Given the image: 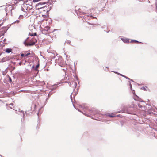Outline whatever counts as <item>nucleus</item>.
Here are the masks:
<instances>
[{
	"label": "nucleus",
	"instance_id": "nucleus-1",
	"mask_svg": "<svg viewBox=\"0 0 157 157\" xmlns=\"http://www.w3.org/2000/svg\"><path fill=\"white\" fill-rule=\"evenodd\" d=\"M46 8V7H43L38 9L40 11L39 16L40 17L42 16L43 17V19L41 20L40 21V22L43 21L46 17V15L47 14V13L48 12V10Z\"/></svg>",
	"mask_w": 157,
	"mask_h": 157
},
{
	"label": "nucleus",
	"instance_id": "nucleus-2",
	"mask_svg": "<svg viewBox=\"0 0 157 157\" xmlns=\"http://www.w3.org/2000/svg\"><path fill=\"white\" fill-rule=\"evenodd\" d=\"M28 39V38H27L26 39V40H25L24 42V44L25 45H27V46L29 45V46H30L33 45L35 44V42H33L32 43H29V44H27L26 43V41H27Z\"/></svg>",
	"mask_w": 157,
	"mask_h": 157
},
{
	"label": "nucleus",
	"instance_id": "nucleus-3",
	"mask_svg": "<svg viewBox=\"0 0 157 157\" xmlns=\"http://www.w3.org/2000/svg\"><path fill=\"white\" fill-rule=\"evenodd\" d=\"M133 98L135 100H137L139 101H141V99L139 98V97L136 95L133 97Z\"/></svg>",
	"mask_w": 157,
	"mask_h": 157
},
{
	"label": "nucleus",
	"instance_id": "nucleus-4",
	"mask_svg": "<svg viewBox=\"0 0 157 157\" xmlns=\"http://www.w3.org/2000/svg\"><path fill=\"white\" fill-rule=\"evenodd\" d=\"M121 40H122V41L125 43H127L129 42V40L128 39H124L123 38H121Z\"/></svg>",
	"mask_w": 157,
	"mask_h": 157
},
{
	"label": "nucleus",
	"instance_id": "nucleus-5",
	"mask_svg": "<svg viewBox=\"0 0 157 157\" xmlns=\"http://www.w3.org/2000/svg\"><path fill=\"white\" fill-rule=\"evenodd\" d=\"M40 27L42 29H43V31H48L50 29V27L49 26H47L44 28L43 29L40 25Z\"/></svg>",
	"mask_w": 157,
	"mask_h": 157
},
{
	"label": "nucleus",
	"instance_id": "nucleus-6",
	"mask_svg": "<svg viewBox=\"0 0 157 157\" xmlns=\"http://www.w3.org/2000/svg\"><path fill=\"white\" fill-rule=\"evenodd\" d=\"M12 49L10 48H7L6 49V52L7 53H9L11 52Z\"/></svg>",
	"mask_w": 157,
	"mask_h": 157
},
{
	"label": "nucleus",
	"instance_id": "nucleus-7",
	"mask_svg": "<svg viewBox=\"0 0 157 157\" xmlns=\"http://www.w3.org/2000/svg\"><path fill=\"white\" fill-rule=\"evenodd\" d=\"M45 4V3H41V2L39 3H38V4L36 6V7L39 6L40 5Z\"/></svg>",
	"mask_w": 157,
	"mask_h": 157
},
{
	"label": "nucleus",
	"instance_id": "nucleus-8",
	"mask_svg": "<svg viewBox=\"0 0 157 157\" xmlns=\"http://www.w3.org/2000/svg\"><path fill=\"white\" fill-rule=\"evenodd\" d=\"M114 73H116V74H119V75H121V76H123V77H125V78H128V77H126V76H124V75H122V74H119V73H117V72H114Z\"/></svg>",
	"mask_w": 157,
	"mask_h": 157
},
{
	"label": "nucleus",
	"instance_id": "nucleus-9",
	"mask_svg": "<svg viewBox=\"0 0 157 157\" xmlns=\"http://www.w3.org/2000/svg\"><path fill=\"white\" fill-rule=\"evenodd\" d=\"M114 73H116V74H119V75H121V76H123V77H125V78H128V77H126V76H124V75H122V74H119V73H117V72H114Z\"/></svg>",
	"mask_w": 157,
	"mask_h": 157
},
{
	"label": "nucleus",
	"instance_id": "nucleus-10",
	"mask_svg": "<svg viewBox=\"0 0 157 157\" xmlns=\"http://www.w3.org/2000/svg\"><path fill=\"white\" fill-rule=\"evenodd\" d=\"M36 33H34V34L33 35L32 34H31V33H29V35H31V36H35L36 35Z\"/></svg>",
	"mask_w": 157,
	"mask_h": 157
},
{
	"label": "nucleus",
	"instance_id": "nucleus-11",
	"mask_svg": "<svg viewBox=\"0 0 157 157\" xmlns=\"http://www.w3.org/2000/svg\"><path fill=\"white\" fill-rule=\"evenodd\" d=\"M132 43H139V42L137 40H132L131 41Z\"/></svg>",
	"mask_w": 157,
	"mask_h": 157
},
{
	"label": "nucleus",
	"instance_id": "nucleus-12",
	"mask_svg": "<svg viewBox=\"0 0 157 157\" xmlns=\"http://www.w3.org/2000/svg\"><path fill=\"white\" fill-rule=\"evenodd\" d=\"M107 116H108L111 117H114V116H115V115H112L110 114H108V115H107Z\"/></svg>",
	"mask_w": 157,
	"mask_h": 157
},
{
	"label": "nucleus",
	"instance_id": "nucleus-13",
	"mask_svg": "<svg viewBox=\"0 0 157 157\" xmlns=\"http://www.w3.org/2000/svg\"><path fill=\"white\" fill-rule=\"evenodd\" d=\"M23 16L22 15H20L19 16V19H21L23 18Z\"/></svg>",
	"mask_w": 157,
	"mask_h": 157
},
{
	"label": "nucleus",
	"instance_id": "nucleus-14",
	"mask_svg": "<svg viewBox=\"0 0 157 157\" xmlns=\"http://www.w3.org/2000/svg\"><path fill=\"white\" fill-rule=\"evenodd\" d=\"M20 22V21L19 20H16L14 22H13V23H19V22Z\"/></svg>",
	"mask_w": 157,
	"mask_h": 157
},
{
	"label": "nucleus",
	"instance_id": "nucleus-15",
	"mask_svg": "<svg viewBox=\"0 0 157 157\" xmlns=\"http://www.w3.org/2000/svg\"><path fill=\"white\" fill-rule=\"evenodd\" d=\"M17 0H13V3H14V4H16L17 3Z\"/></svg>",
	"mask_w": 157,
	"mask_h": 157
},
{
	"label": "nucleus",
	"instance_id": "nucleus-16",
	"mask_svg": "<svg viewBox=\"0 0 157 157\" xmlns=\"http://www.w3.org/2000/svg\"><path fill=\"white\" fill-rule=\"evenodd\" d=\"M30 54V53H28L26 54H25V57H27Z\"/></svg>",
	"mask_w": 157,
	"mask_h": 157
},
{
	"label": "nucleus",
	"instance_id": "nucleus-17",
	"mask_svg": "<svg viewBox=\"0 0 157 157\" xmlns=\"http://www.w3.org/2000/svg\"><path fill=\"white\" fill-rule=\"evenodd\" d=\"M40 0H33V2H37L40 1Z\"/></svg>",
	"mask_w": 157,
	"mask_h": 157
},
{
	"label": "nucleus",
	"instance_id": "nucleus-18",
	"mask_svg": "<svg viewBox=\"0 0 157 157\" xmlns=\"http://www.w3.org/2000/svg\"><path fill=\"white\" fill-rule=\"evenodd\" d=\"M138 106L139 107H140V108H142L143 107V106L141 105H140V104H138Z\"/></svg>",
	"mask_w": 157,
	"mask_h": 157
},
{
	"label": "nucleus",
	"instance_id": "nucleus-19",
	"mask_svg": "<svg viewBox=\"0 0 157 157\" xmlns=\"http://www.w3.org/2000/svg\"><path fill=\"white\" fill-rule=\"evenodd\" d=\"M39 64H37L36 66L35 69H36L37 68H38L39 67Z\"/></svg>",
	"mask_w": 157,
	"mask_h": 157
},
{
	"label": "nucleus",
	"instance_id": "nucleus-20",
	"mask_svg": "<svg viewBox=\"0 0 157 157\" xmlns=\"http://www.w3.org/2000/svg\"><path fill=\"white\" fill-rule=\"evenodd\" d=\"M21 56L22 57H25V54H21Z\"/></svg>",
	"mask_w": 157,
	"mask_h": 157
},
{
	"label": "nucleus",
	"instance_id": "nucleus-21",
	"mask_svg": "<svg viewBox=\"0 0 157 157\" xmlns=\"http://www.w3.org/2000/svg\"><path fill=\"white\" fill-rule=\"evenodd\" d=\"M74 85L75 86V87H76V86L77 85V84L75 82H74Z\"/></svg>",
	"mask_w": 157,
	"mask_h": 157
},
{
	"label": "nucleus",
	"instance_id": "nucleus-22",
	"mask_svg": "<svg viewBox=\"0 0 157 157\" xmlns=\"http://www.w3.org/2000/svg\"><path fill=\"white\" fill-rule=\"evenodd\" d=\"M58 30L57 29H54L53 31V32H55L56 31H57Z\"/></svg>",
	"mask_w": 157,
	"mask_h": 157
},
{
	"label": "nucleus",
	"instance_id": "nucleus-23",
	"mask_svg": "<svg viewBox=\"0 0 157 157\" xmlns=\"http://www.w3.org/2000/svg\"><path fill=\"white\" fill-rule=\"evenodd\" d=\"M9 80H10V81H11V78H10V77H9Z\"/></svg>",
	"mask_w": 157,
	"mask_h": 157
},
{
	"label": "nucleus",
	"instance_id": "nucleus-24",
	"mask_svg": "<svg viewBox=\"0 0 157 157\" xmlns=\"http://www.w3.org/2000/svg\"><path fill=\"white\" fill-rule=\"evenodd\" d=\"M56 63H58V61H57V59H56Z\"/></svg>",
	"mask_w": 157,
	"mask_h": 157
},
{
	"label": "nucleus",
	"instance_id": "nucleus-25",
	"mask_svg": "<svg viewBox=\"0 0 157 157\" xmlns=\"http://www.w3.org/2000/svg\"><path fill=\"white\" fill-rule=\"evenodd\" d=\"M13 105V104L12 103H11L10 104V105Z\"/></svg>",
	"mask_w": 157,
	"mask_h": 157
},
{
	"label": "nucleus",
	"instance_id": "nucleus-26",
	"mask_svg": "<svg viewBox=\"0 0 157 157\" xmlns=\"http://www.w3.org/2000/svg\"><path fill=\"white\" fill-rule=\"evenodd\" d=\"M59 59H60V60H61L62 59V58L61 57H60L59 58Z\"/></svg>",
	"mask_w": 157,
	"mask_h": 157
},
{
	"label": "nucleus",
	"instance_id": "nucleus-27",
	"mask_svg": "<svg viewBox=\"0 0 157 157\" xmlns=\"http://www.w3.org/2000/svg\"><path fill=\"white\" fill-rule=\"evenodd\" d=\"M130 87L131 88V83H130Z\"/></svg>",
	"mask_w": 157,
	"mask_h": 157
},
{
	"label": "nucleus",
	"instance_id": "nucleus-28",
	"mask_svg": "<svg viewBox=\"0 0 157 157\" xmlns=\"http://www.w3.org/2000/svg\"><path fill=\"white\" fill-rule=\"evenodd\" d=\"M10 108L11 109H12V107L11 106H10Z\"/></svg>",
	"mask_w": 157,
	"mask_h": 157
},
{
	"label": "nucleus",
	"instance_id": "nucleus-29",
	"mask_svg": "<svg viewBox=\"0 0 157 157\" xmlns=\"http://www.w3.org/2000/svg\"><path fill=\"white\" fill-rule=\"evenodd\" d=\"M71 100H72V97L71 96Z\"/></svg>",
	"mask_w": 157,
	"mask_h": 157
},
{
	"label": "nucleus",
	"instance_id": "nucleus-30",
	"mask_svg": "<svg viewBox=\"0 0 157 157\" xmlns=\"http://www.w3.org/2000/svg\"><path fill=\"white\" fill-rule=\"evenodd\" d=\"M66 56V57H68V56H67H67Z\"/></svg>",
	"mask_w": 157,
	"mask_h": 157
},
{
	"label": "nucleus",
	"instance_id": "nucleus-31",
	"mask_svg": "<svg viewBox=\"0 0 157 157\" xmlns=\"http://www.w3.org/2000/svg\"><path fill=\"white\" fill-rule=\"evenodd\" d=\"M33 67H32V68H33Z\"/></svg>",
	"mask_w": 157,
	"mask_h": 157
}]
</instances>
